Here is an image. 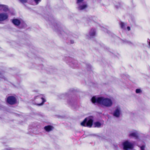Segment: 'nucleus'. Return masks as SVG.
<instances>
[{
    "label": "nucleus",
    "mask_w": 150,
    "mask_h": 150,
    "mask_svg": "<svg viewBox=\"0 0 150 150\" xmlns=\"http://www.w3.org/2000/svg\"><path fill=\"white\" fill-rule=\"evenodd\" d=\"M129 136L130 137H134L135 138H137L138 137V134L136 131H132L129 132Z\"/></svg>",
    "instance_id": "1a4fd4ad"
},
{
    "label": "nucleus",
    "mask_w": 150,
    "mask_h": 150,
    "mask_svg": "<svg viewBox=\"0 0 150 150\" xmlns=\"http://www.w3.org/2000/svg\"><path fill=\"white\" fill-rule=\"evenodd\" d=\"M127 29L129 31L130 30V28L129 27H127Z\"/></svg>",
    "instance_id": "4be33fe9"
},
{
    "label": "nucleus",
    "mask_w": 150,
    "mask_h": 150,
    "mask_svg": "<svg viewBox=\"0 0 150 150\" xmlns=\"http://www.w3.org/2000/svg\"><path fill=\"white\" fill-rule=\"evenodd\" d=\"M8 17V15L6 13H0V22L6 20Z\"/></svg>",
    "instance_id": "6e6552de"
},
{
    "label": "nucleus",
    "mask_w": 150,
    "mask_h": 150,
    "mask_svg": "<svg viewBox=\"0 0 150 150\" xmlns=\"http://www.w3.org/2000/svg\"><path fill=\"white\" fill-rule=\"evenodd\" d=\"M93 120L90 117H88L85 120L81 123V125L91 127L93 124Z\"/></svg>",
    "instance_id": "f03ea898"
},
{
    "label": "nucleus",
    "mask_w": 150,
    "mask_h": 150,
    "mask_svg": "<svg viewBox=\"0 0 150 150\" xmlns=\"http://www.w3.org/2000/svg\"><path fill=\"white\" fill-rule=\"evenodd\" d=\"M83 0H77V3L79 5L78 9L79 10H82L85 9L87 7V6L86 4L81 5V3L83 1Z\"/></svg>",
    "instance_id": "0eeeda50"
},
{
    "label": "nucleus",
    "mask_w": 150,
    "mask_h": 150,
    "mask_svg": "<svg viewBox=\"0 0 150 150\" xmlns=\"http://www.w3.org/2000/svg\"><path fill=\"white\" fill-rule=\"evenodd\" d=\"M69 64H70V63L71 62L69 61Z\"/></svg>",
    "instance_id": "a878e982"
},
{
    "label": "nucleus",
    "mask_w": 150,
    "mask_h": 150,
    "mask_svg": "<svg viewBox=\"0 0 150 150\" xmlns=\"http://www.w3.org/2000/svg\"><path fill=\"white\" fill-rule=\"evenodd\" d=\"M96 35V30L94 29H92L90 31L89 33V38H91L95 36Z\"/></svg>",
    "instance_id": "ddd939ff"
},
{
    "label": "nucleus",
    "mask_w": 150,
    "mask_h": 150,
    "mask_svg": "<svg viewBox=\"0 0 150 150\" xmlns=\"http://www.w3.org/2000/svg\"><path fill=\"white\" fill-rule=\"evenodd\" d=\"M54 127L52 126L48 125L44 127V129L47 132H49L53 129Z\"/></svg>",
    "instance_id": "9b49d317"
},
{
    "label": "nucleus",
    "mask_w": 150,
    "mask_h": 150,
    "mask_svg": "<svg viewBox=\"0 0 150 150\" xmlns=\"http://www.w3.org/2000/svg\"><path fill=\"white\" fill-rule=\"evenodd\" d=\"M3 7H1V9L3 10L4 11H7L8 10V8L7 6L2 5Z\"/></svg>",
    "instance_id": "dca6fc26"
},
{
    "label": "nucleus",
    "mask_w": 150,
    "mask_h": 150,
    "mask_svg": "<svg viewBox=\"0 0 150 150\" xmlns=\"http://www.w3.org/2000/svg\"><path fill=\"white\" fill-rule=\"evenodd\" d=\"M22 3L25 2L27 1V0H19Z\"/></svg>",
    "instance_id": "aec40b11"
},
{
    "label": "nucleus",
    "mask_w": 150,
    "mask_h": 150,
    "mask_svg": "<svg viewBox=\"0 0 150 150\" xmlns=\"http://www.w3.org/2000/svg\"><path fill=\"white\" fill-rule=\"evenodd\" d=\"M1 7H3L2 5L0 4V8H1Z\"/></svg>",
    "instance_id": "b1692460"
},
{
    "label": "nucleus",
    "mask_w": 150,
    "mask_h": 150,
    "mask_svg": "<svg viewBox=\"0 0 150 150\" xmlns=\"http://www.w3.org/2000/svg\"><path fill=\"white\" fill-rule=\"evenodd\" d=\"M69 61H70V65L72 67H75L76 64V62L74 61L72 58H68Z\"/></svg>",
    "instance_id": "f8f14e48"
},
{
    "label": "nucleus",
    "mask_w": 150,
    "mask_h": 150,
    "mask_svg": "<svg viewBox=\"0 0 150 150\" xmlns=\"http://www.w3.org/2000/svg\"><path fill=\"white\" fill-rule=\"evenodd\" d=\"M121 113V111L120 108L119 107H117L115 109L113 112V115L116 117H119Z\"/></svg>",
    "instance_id": "39448f33"
},
{
    "label": "nucleus",
    "mask_w": 150,
    "mask_h": 150,
    "mask_svg": "<svg viewBox=\"0 0 150 150\" xmlns=\"http://www.w3.org/2000/svg\"><path fill=\"white\" fill-rule=\"evenodd\" d=\"M123 149L125 150H129L132 149L134 148V144L126 140L122 143Z\"/></svg>",
    "instance_id": "7ed1b4c3"
},
{
    "label": "nucleus",
    "mask_w": 150,
    "mask_h": 150,
    "mask_svg": "<svg viewBox=\"0 0 150 150\" xmlns=\"http://www.w3.org/2000/svg\"><path fill=\"white\" fill-rule=\"evenodd\" d=\"M7 102L10 104H13L16 103V99L13 96H9L7 98Z\"/></svg>",
    "instance_id": "423d86ee"
},
{
    "label": "nucleus",
    "mask_w": 150,
    "mask_h": 150,
    "mask_svg": "<svg viewBox=\"0 0 150 150\" xmlns=\"http://www.w3.org/2000/svg\"><path fill=\"white\" fill-rule=\"evenodd\" d=\"M138 144L141 149V150H144L145 147L144 143L142 141H139L138 142Z\"/></svg>",
    "instance_id": "9d476101"
},
{
    "label": "nucleus",
    "mask_w": 150,
    "mask_h": 150,
    "mask_svg": "<svg viewBox=\"0 0 150 150\" xmlns=\"http://www.w3.org/2000/svg\"><path fill=\"white\" fill-rule=\"evenodd\" d=\"M91 101L93 103L99 104L106 107H110L113 104L112 101L111 99L104 97H93L91 99Z\"/></svg>",
    "instance_id": "f257e3e1"
},
{
    "label": "nucleus",
    "mask_w": 150,
    "mask_h": 150,
    "mask_svg": "<svg viewBox=\"0 0 150 150\" xmlns=\"http://www.w3.org/2000/svg\"><path fill=\"white\" fill-rule=\"evenodd\" d=\"M41 0H34V1L35 2L36 4H37Z\"/></svg>",
    "instance_id": "6ab92c4d"
},
{
    "label": "nucleus",
    "mask_w": 150,
    "mask_h": 150,
    "mask_svg": "<svg viewBox=\"0 0 150 150\" xmlns=\"http://www.w3.org/2000/svg\"><path fill=\"white\" fill-rule=\"evenodd\" d=\"M147 42L149 43V45L150 47V40H148L147 41Z\"/></svg>",
    "instance_id": "412c9836"
},
{
    "label": "nucleus",
    "mask_w": 150,
    "mask_h": 150,
    "mask_svg": "<svg viewBox=\"0 0 150 150\" xmlns=\"http://www.w3.org/2000/svg\"><path fill=\"white\" fill-rule=\"evenodd\" d=\"M128 42L129 44H130V43H131V42Z\"/></svg>",
    "instance_id": "393cba45"
},
{
    "label": "nucleus",
    "mask_w": 150,
    "mask_h": 150,
    "mask_svg": "<svg viewBox=\"0 0 150 150\" xmlns=\"http://www.w3.org/2000/svg\"><path fill=\"white\" fill-rule=\"evenodd\" d=\"M101 124L98 122H94L93 124V126L94 127H100Z\"/></svg>",
    "instance_id": "2eb2a0df"
},
{
    "label": "nucleus",
    "mask_w": 150,
    "mask_h": 150,
    "mask_svg": "<svg viewBox=\"0 0 150 150\" xmlns=\"http://www.w3.org/2000/svg\"><path fill=\"white\" fill-rule=\"evenodd\" d=\"M120 26L121 27V28H123V29H125V24L124 23H122V22H121L120 23Z\"/></svg>",
    "instance_id": "f3484780"
},
{
    "label": "nucleus",
    "mask_w": 150,
    "mask_h": 150,
    "mask_svg": "<svg viewBox=\"0 0 150 150\" xmlns=\"http://www.w3.org/2000/svg\"><path fill=\"white\" fill-rule=\"evenodd\" d=\"M34 100L37 105L39 106L42 105L46 101V100L42 97L41 95L35 96L34 97Z\"/></svg>",
    "instance_id": "20e7f679"
},
{
    "label": "nucleus",
    "mask_w": 150,
    "mask_h": 150,
    "mask_svg": "<svg viewBox=\"0 0 150 150\" xmlns=\"http://www.w3.org/2000/svg\"><path fill=\"white\" fill-rule=\"evenodd\" d=\"M141 92L142 91L140 89H137L136 90V92L137 93H139Z\"/></svg>",
    "instance_id": "a211bd4d"
},
{
    "label": "nucleus",
    "mask_w": 150,
    "mask_h": 150,
    "mask_svg": "<svg viewBox=\"0 0 150 150\" xmlns=\"http://www.w3.org/2000/svg\"><path fill=\"white\" fill-rule=\"evenodd\" d=\"M71 43H74V41L73 40H71Z\"/></svg>",
    "instance_id": "5701e85b"
},
{
    "label": "nucleus",
    "mask_w": 150,
    "mask_h": 150,
    "mask_svg": "<svg viewBox=\"0 0 150 150\" xmlns=\"http://www.w3.org/2000/svg\"><path fill=\"white\" fill-rule=\"evenodd\" d=\"M12 23L16 25H19L20 23V21L17 19H14L12 20Z\"/></svg>",
    "instance_id": "4468645a"
}]
</instances>
